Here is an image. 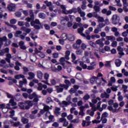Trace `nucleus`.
Returning a JSON list of instances; mask_svg holds the SVG:
<instances>
[{
    "label": "nucleus",
    "instance_id": "obj_1",
    "mask_svg": "<svg viewBox=\"0 0 128 128\" xmlns=\"http://www.w3.org/2000/svg\"><path fill=\"white\" fill-rule=\"evenodd\" d=\"M30 17L26 18V20H27L28 22H30V24H40L42 26V23L38 19H36L34 20V11L32 10H30L29 12Z\"/></svg>",
    "mask_w": 128,
    "mask_h": 128
},
{
    "label": "nucleus",
    "instance_id": "obj_2",
    "mask_svg": "<svg viewBox=\"0 0 128 128\" xmlns=\"http://www.w3.org/2000/svg\"><path fill=\"white\" fill-rule=\"evenodd\" d=\"M4 42H6V44H4V46H8L12 44V42L10 40H8L6 36H4L2 38H0V50L2 48V46L4 44Z\"/></svg>",
    "mask_w": 128,
    "mask_h": 128
},
{
    "label": "nucleus",
    "instance_id": "obj_3",
    "mask_svg": "<svg viewBox=\"0 0 128 128\" xmlns=\"http://www.w3.org/2000/svg\"><path fill=\"white\" fill-rule=\"evenodd\" d=\"M120 16L117 14L113 15L112 16V24L115 26L118 24V26H122V22H120Z\"/></svg>",
    "mask_w": 128,
    "mask_h": 128
},
{
    "label": "nucleus",
    "instance_id": "obj_4",
    "mask_svg": "<svg viewBox=\"0 0 128 128\" xmlns=\"http://www.w3.org/2000/svg\"><path fill=\"white\" fill-rule=\"evenodd\" d=\"M10 114L11 115H10V117L12 118V120H10V122L11 124H12V125L13 126H16V122H16V117H12L14 116V110H11L10 111Z\"/></svg>",
    "mask_w": 128,
    "mask_h": 128
},
{
    "label": "nucleus",
    "instance_id": "obj_5",
    "mask_svg": "<svg viewBox=\"0 0 128 128\" xmlns=\"http://www.w3.org/2000/svg\"><path fill=\"white\" fill-rule=\"evenodd\" d=\"M6 94L8 98H11L8 104H11L12 106H14L16 104V103L14 102V97L8 92H6Z\"/></svg>",
    "mask_w": 128,
    "mask_h": 128
},
{
    "label": "nucleus",
    "instance_id": "obj_6",
    "mask_svg": "<svg viewBox=\"0 0 128 128\" xmlns=\"http://www.w3.org/2000/svg\"><path fill=\"white\" fill-rule=\"evenodd\" d=\"M28 98L29 100H33L34 102H38V96H37L36 92H34L32 94H29L28 96Z\"/></svg>",
    "mask_w": 128,
    "mask_h": 128
},
{
    "label": "nucleus",
    "instance_id": "obj_7",
    "mask_svg": "<svg viewBox=\"0 0 128 128\" xmlns=\"http://www.w3.org/2000/svg\"><path fill=\"white\" fill-rule=\"evenodd\" d=\"M12 104H8L6 105V106L2 108V112H4V114H6L8 112V110H10L12 108Z\"/></svg>",
    "mask_w": 128,
    "mask_h": 128
},
{
    "label": "nucleus",
    "instance_id": "obj_8",
    "mask_svg": "<svg viewBox=\"0 0 128 128\" xmlns=\"http://www.w3.org/2000/svg\"><path fill=\"white\" fill-rule=\"evenodd\" d=\"M66 38V40H68L69 42H74V36H73L72 34H66L65 36Z\"/></svg>",
    "mask_w": 128,
    "mask_h": 128
},
{
    "label": "nucleus",
    "instance_id": "obj_9",
    "mask_svg": "<svg viewBox=\"0 0 128 128\" xmlns=\"http://www.w3.org/2000/svg\"><path fill=\"white\" fill-rule=\"evenodd\" d=\"M25 104H26V106H25L26 110L30 109V106H32L34 105L32 104V101H26Z\"/></svg>",
    "mask_w": 128,
    "mask_h": 128
},
{
    "label": "nucleus",
    "instance_id": "obj_10",
    "mask_svg": "<svg viewBox=\"0 0 128 128\" xmlns=\"http://www.w3.org/2000/svg\"><path fill=\"white\" fill-rule=\"evenodd\" d=\"M8 10L10 12H14L16 10V4H11L8 6Z\"/></svg>",
    "mask_w": 128,
    "mask_h": 128
},
{
    "label": "nucleus",
    "instance_id": "obj_11",
    "mask_svg": "<svg viewBox=\"0 0 128 128\" xmlns=\"http://www.w3.org/2000/svg\"><path fill=\"white\" fill-rule=\"evenodd\" d=\"M28 84V80L26 78L23 79V80H20L19 82V88H22L24 84Z\"/></svg>",
    "mask_w": 128,
    "mask_h": 128
},
{
    "label": "nucleus",
    "instance_id": "obj_12",
    "mask_svg": "<svg viewBox=\"0 0 128 128\" xmlns=\"http://www.w3.org/2000/svg\"><path fill=\"white\" fill-rule=\"evenodd\" d=\"M108 110L110 112H112V114H114V112H118V109H114L112 106H108Z\"/></svg>",
    "mask_w": 128,
    "mask_h": 128
},
{
    "label": "nucleus",
    "instance_id": "obj_13",
    "mask_svg": "<svg viewBox=\"0 0 128 128\" xmlns=\"http://www.w3.org/2000/svg\"><path fill=\"white\" fill-rule=\"evenodd\" d=\"M19 46L21 50H26V47L24 46V41H20L19 42Z\"/></svg>",
    "mask_w": 128,
    "mask_h": 128
},
{
    "label": "nucleus",
    "instance_id": "obj_14",
    "mask_svg": "<svg viewBox=\"0 0 128 128\" xmlns=\"http://www.w3.org/2000/svg\"><path fill=\"white\" fill-rule=\"evenodd\" d=\"M42 76H44V74L40 70H38L37 72V77L39 80H42Z\"/></svg>",
    "mask_w": 128,
    "mask_h": 128
},
{
    "label": "nucleus",
    "instance_id": "obj_15",
    "mask_svg": "<svg viewBox=\"0 0 128 128\" xmlns=\"http://www.w3.org/2000/svg\"><path fill=\"white\" fill-rule=\"evenodd\" d=\"M115 64L117 68L120 66V64H122V60H120V59H116L115 60Z\"/></svg>",
    "mask_w": 128,
    "mask_h": 128
},
{
    "label": "nucleus",
    "instance_id": "obj_16",
    "mask_svg": "<svg viewBox=\"0 0 128 128\" xmlns=\"http://www.w3.org/2000/svg\"><path fill=\"white\" fill-rule=\"evenodd\" d=\"M56 90H57V92H64V88L60 86V85L56 86Z\"/></svg>",
    "mask_w": 128,
    "mask_h": 128
},
{
    "label": "nucleus",
    "instance_id": "obj_17",
    "mask_svg": "<svg viewBox=\"0 0 128 128\" xmlns=\"http://www.w3.org/2000/svg\"><path fill=\"white\" fill-rule=\"evenodd\" d=\"M21 30H23V32H26V34H30V32L32 31V30L30 28H26L24 26H23L21 28Z\"/></svg>",
    "mask_w": 128,
    "mask_h": 128
},
{
    "label": "nucleus",
    "instance_id": "obj_18",
    "mask_svg": "<svg viewBox=\"0 0 128 128\" xmlns=\"http://www.w3.org/2000/svg\"><path fill=\"white\" fill-rule=\"evenodd\" d=\"M101 98H110V94H108L106 92L102 93L100 95Z\"/></svg>",
    "mask_w": 128,
    "mask_h": 128
},
{
    "label": "nucleus",
    "instance_id": "obj_19",
    "mask_svg": "<svg viewBox=\"0 0 128 128\" xmlns=\"http://www.w3.org/2000/svg\"><path fill=\"white\" fill-rule=\"evenodd\" d=\"M12 58V54H8L6 55V60L7 61L8 64H10V58Z\"/></svg>",
    "mask_w": 128,
    "mask_h": 128
},
{
    "label": "nucleus",
    "instance_id": "obj_20",
    "mask_svg": "<svg viewBox=\"0 0 128 128\" xmlns=\"http://www.w3.org/2000/svg\"><path fill=\"white\" fill-rule=\"evenodd\" d=\"M96 44H99L101 48H102L104 46V42L100 40H98L96 41Z\"/></svg>",
    "mask_w": 128,
    "mask_h": 128
},
{
    "label": "nucleus",
    "instance_id": "obj_21",
    "mask_svg": "<svg viewBox=\"0 0 128 128\" xmlns=\"http://www.w3.org/2000/svg\"><path fill=\"white\" fill-rule=\"evenodd\" d=\"M18 106H20L21 110H26V103L20 102L18 104Z\"/></svg>",
    "mask_w": 128,
    "mask_h": 128
},
{
    "label": "nucleus",
    "instance_id": "obj_22",
    "mask_svg": "<svg viewBox=\"0 0 128 128\" xmlns=\"http://www.w3.org/2000/svg\"><path fill=\"white\" fill-rule=\"evenodd\" d=\"M90 124V122L83 120L82 122V126L84 128L85 126H88Z\"/></svg>",
    "mask_w": 128,
    "mask_h": 128
},
{
    "label": "nucleus",
    "instance_id": "obj_23",
    "mask_svg": "<svg viewBox=\"0 0 128 128\" xmlns=\"http://www.w3.org/2000/svg\"><path fill=\"white\" fill-rule=\"evenodd\" d=\"M60 108L58 107L55 108L54 112H55L56 116H58V115L60 114Z\"/></svg>",
    "mask_w": 128,
    "mask_h": 128
},
{
    "label": "nucleus",
    "instance_id": "obj_24",
    "mask_svg": "<svg viewBox=\"0 0 128 128\" xmlns=\"http://www.w3.org/2000/svg\"><path fill=\"white\" fill-rule=\"evenodd\" d=\"M106 40H116V38L114 36H106Z\"/></svg>",
    "mask_w": 128,
    "mask_h": 128
},
{
    "label": "nucleus",
    "instance_id": "obj_25",
    "mask_svg": "<svg viewBox=\"0 0 128 128\" xmlns=\"http://www.w3.org/2000/svg\"><path fill=\"white\" fill-rule=\"evenodd\" d=\"M104 26H106V24L104 23H100L97 28L100 29V30H102V28Z\"/></svg>",
    "mask_w": 128,
    "mask_h": 128
},
{
    "label": "nucleus",
    "instance_id": "obj_26",
    "mask_svg": "<svg viewBox=\"0 0 128 128\" xmlns=\"http://www.w3.org/2000/svg\"><path fill=\"white\" fill-rule=\"evenodd\" d=\"M98 80V78L96 76H93L90 79V82H91V84H94V82H96V80Z\"/></svg>",
    "mask_w": 128,
    "mask_h": 128
},
{
    "label": "nucleus",
    "instance_id": "obj_27",
    "mask_svg": "<svg viewBox=\"0 0 128 128\" xmlns=\"http://www.w3.org/2000/svg\"><path fill=\"white\" fill-rule=\"evenodd\" d=\"M90 96L88 94H86L84 96L83 100H90Z\"/></svg>",
    "mask_w": 128,
    "mask_h": 128
},
{
    "label": "nucleus",
    "instance_id": "obj_28",
    "mask_svg": "<svg viewBox=\"0 0 128 128\" xmlns=\"http://www.w3.org/2000/svg\"><path fill=\"white\" fill-rule=\"evenodd\" d=\"M28 76H30V80H32V78H34V73L32 72H29Z\"/></svg>",
    "mask_w": 128,
    "mask_h": 128
},
{
    "label": "nucleus",
    "instance_id": "obj_29",
    "mask_svg": "<svg viewBox=\"0 0 128 128\" xmlns=\"http://www.w3.org/2000/svg\"><path fill=\"white\" fill-rule=\"evenodd\" d=\"M94 9L96 11V12H98L100 10V8L98 6H94Z\"/></svg>",
    "mask_w": 128,
    "mask_h": 128
},
{
    "label": "nucleus",
    "instance_id": "obj_30",
    "mask_svg": "<svg viewBox=\"0 0 128 128\" xmlns=\"http://www.w3.org/2000/svg\"><path fill=\"white\" fill-rule=\"evenodd\" d=\"M60 86H61V88H62L66 90H68V87H69L68 85H66L64 84H60Z\"/></svg>",
    "mask_w": 128,
    "mask_h": 128
},
{
    "label": "nucleus",
    "instance_id": "obj_31",
    "mask_svg": "<svg viewBox=\"0 0 128 128\" xmlns=\"http://www.w3.org/2000/svg\"><path fill=\"white\" fill-rule=\"evenodd\" d=\"M88 44L92 46V48H96V43L92 41H89L88 42Z\"/></svg>",
    "mask_w": 128,
    "mask_h": 128
},
{
    "label": "nucleus",
    "instance_id": "obj_32",
    "mask_svg": "<svg viewBox=\"0 0 128 128\" xmlns=\"http://www.w3.org/2000/svg\"><path fill=\"white\" fill-rule=\"evenodd\" d=\"M32 26H34V28L35 30H40V26L39 25H36V24H31Z\"/></svg>",
    "mask_w": 128,
    "mask_h": 128
},
{
    "label": "nucleus",
    "instance_id": "obj_33",
    "mask_svg": "<svg viewBox=\"0 0 128 128\" xmlns=\"http://www.w3.org/2000/svg\"><path fill=\"white\" fill-rule=\"evenodd\" d=\"M97 19L98 20V22H104V19L102 16H99Z\"/></svg>",
    "mask_w": 128,
    "mask_h": 128
},
{
    "label": "nucleus",
    "instance_id": "obj_34",
    "mask_svg": "<svg viewBox=\"0 0 128 128\" xmlns=\"http://www.w3.org/2000/svg\"><path fill=\"white\" fill-rule=\"evenodd\" d=\"M25 76L24 74H18L16 75V80H20V78H24Z\"/></svg>",
    "mask_w": 128,
    "mask_h": 128
},
{
    "label": "nucleus",
    "instance_id": "obj_35",
    "mask_svg": "<svg viewBox=\"0 0 128 128\" xmlns=\"http://www.w3.org/2000/svg\"><path fill=\"white\" fill-rule=\"evenodd\" d=\"M42 90V83H38V90Z\"/></svg>",
    "mask_w": 128,
    "mask_h": 128
},
{
    "label": "nucleus",
    "instance_id": "obj_36",
    "mask_svg": "<svg viewBox=\"0 0 128 128\" xmlns=\"http://www.w3.org/2000/svg\"><path fill=\"white\" fill-rule=\"evenodd\" d=\"M49 78L50 74L48 73H45L44 75V80H48Z\"/></svg>",
    "mask_w": 128,
    "mask_h": 128
},
{
    "label": "nucleus",
    "instance_id": "obj_37",
    "mask_svg": "<svg viewBox=\"0 0 128 128\" xmlns=\"http://www.w3.org/2000/svg\"><path fill=\"white\" fill-rule=\"evenodd\" d=\"M76 91L75 90L74 88H71L70 90H69V92L70 94H74L76 92Z\"/></svg>",
    "mask_w": 128,
    "mask_h": 128
},
{
    "label": "nucleus",
    "instance_id": "obj_38",
    "mask_svg": "<svg viewBox=\"0 0 128 128\" xmlns=\"http://www.w3.org/2000/svg\"><path fill=\"white\" fill-rule=\"evenodd\" d=\"M38 16L40 18H44L46 14L44 13L40 12L38 14Z\"/></svg>",
    "mask_w": 128,
    "mask_h": 128
},
{
    "label": "nucleus",
    "instance_id": "obj_39",
    "mask_svg": "<svg viewBox=\"0 0 128 128\" xmlns=\"http://www.w3.org/2000/svg\"><path fill=\"white\" fill-rule=\"evenodd\" d=\"M23 70H24V74H27L26 72H28V68L26 67H24Z\"/></svg>",
    "mask_w": 128,
    "mask_h": 128
},
{
    "label": "nucleus",
    "instance_id": "obj_40",
    "mask_svg": "<svg viewBox=\"0 0 128 128\" xmlns=\"http://www.w3.org/2000/svg\"><path fill=\"white\" fill-rule=\"evenodd\" d=\"M46 104H50V102H52V98H50V96L46 98Z\"/></svg>",
    "mask_w": 128,
    "mask_h": 128
},
{
    "label": "nucleus",
    "instance_id": "obj_41",
    "mask_svg": "<svg viewBox=\"0 0 128 128\" xmlns=\"http://www.w3.org/2000/svg\"><path fill=\"white\" fill-rule=\"evenodd\" d=\"M108 112H104L102 115V118H108Z\"/></svg>",
    "mask_w": 128,
    "mask_h": 128
},
{
    "label": "nucleus",
    "instance_id": "obj_42",
    "mask_svg": "<svg viewBox=\"0 0 128 128\" xmlns=\"http://www.w3.org/2000/svg\"><path fill=\"white\" fill-rule=\"evenodd\" d=\"M71 56H72V62H74V60H76V56L74 54L72 53Z\"/></svg>",
    "mask_w": 128,
    "mask_h": 128
},
{
    "label": "nucleus",
    "instance_id": "obj_43",
    "mask_svg": "<svg viewBox=\"0 0 128 128\" xmlns=\"http://www.w3.org/2000/svg\"><path fill=\"white\" fill-rule=\"evenodd\" d=\"M72 99V97L70 96H68L66 98V100L69 103V104H72V102H70V100Z\"/></svg>",
    "mask_w": 128,
    "mask_h": 128
},
{
    "label": "nucleus",
    "instance_id": "obj_44",
    "mask_svg": "<svg viewBox=\"0 0 128 128\" xmlns=\"http://www.w3.org/2000/svg\"><path fill=\"white\" fill-rule=\"evenodd\" d=\"M87 70H94V66H88Z\"/></svg>",
    "mask_w": 128,
    "mask_h": 128
},
{
    "label": "nucleus",
    "instance_id": "obj_45",
    "mask_svg": "<svg viewBox=\"0 0 128 128\" xmlns=\"http://www.w3.org/2000/svg\"><path fill=\"white\" fill-rule=\"evenodd\" d=\"M101 120L102 122V124H106L108 122V119H106V118H101Z\"/></svg>",
    "mask_w": 128,
    "mask_h": 128
},
{
    "label": "nucleus",
    "instance_id": "obj_46",
    "mask_svg": "<svg viewBox=\"0 0 128 128\" xmlns=\"http://www.w3.org/2000/svg\"><path fill=\"white\" fill-rule=\"evenodd\" d=\"M44 4H46L47 6H50L52 4V2H48V0H46L44 2Z\"/></svg>",
    "mask_w": 128,
    "mask_h": 128
},
{
    "label": "nucleus",
    "instance_id": "obj_47",
    "mask_svg": "<svg viewBox=\"0 0 128 128\" xmlns=\"http://www.w3.org/2000/svg\"><path fill=\"white\" fill-rule=\"evenodd\" d=\"M25 3L27 4V6L28 8H32V4L28 3L27 1H24Z\"/></svg>",
    "mask_w": 128,
    "mask_h": 128
},
{
    "label": "nucleus",
    "instance_id": "obj_48",
    "mask_svg": "<svg viewBox=\"0 0 128 128\" xmlns=\"http://www.w3.org/2000/svg\"><path fill=\"white\" fill-rule=\"evenodd\" d=\"M54 58H58V53L54 52L52 54Z\"/></svg>",
    "mask_w": 128,
    "mask_h": 128
},
{
    "label": "nucleus",
    "instance_id": "obj_49",
    "mask_svg": "<svg viewBox=\"0 0 128 128\" xmlns=\"http://www.w3.org/2000/svg\"><path fill=\"white\" fill-rule=\"evenodd\" d=\"M84 28H78V34H82V32H84Z\"/></svg>",
    "mask_w": 128,
    "mask_h": 128
},
{
    "label": "nucleus",
    "instance_id": "obj_50",
    "mask_svg": "<svg viewBox=\"0 0 128 128\" xmlns=\"http://www.w3.org/2000/svg\"><path fill=\"white\" fill-rule=\"evenodd\" d=\"M22 122L24 124H28V119L24 118L22 120Z\"/></svg>",
    "mask_w": 128,
    "mask_h": 128
},
{
    "label": "nucleus",
    "instance_id": "obj_51",
    "mask_svg": "<svg viewBox=\"0 0 128 128\" xmlns=\"http://www.w3.org/2000/svg\"><path fill=\"white\" fill-rule=\"evenodd\" d=\"M117 44L118 42H116V41H114L112 43V48H116Z\"/></svg>",
    "mask_w": 128,
    "mask_h": 128
},
{
    "label": "nucleus",
    "instance_id": "obj_52",
    "mask_svg": "<svg viewBox=\"0 0 128 128\" xmlns=\"http://www.w3.org/2000/svg\"><path fill=\"white\" fill-rule=\"evenodd\" d=\"M78 23L75 22L72 28L74 30H76V29L78 28Z\"/></svg>",
    "mask_w": 128,
    "mask_h": 128
},
{
    "label": "nucleus",
    "instance_id": "obj_53",
    "mask_svg": "<svg viewBox=\"0 0 128 128\" xmlns=\"http://www.w3.org/2000/svg\"><path fill=\"white\" fill-rule=\"evenodd\" d=\"M44 112H48L50 110V106H45L44 108Z\"/></svg>",
    "mask_w": 128,
    "mask_h": 128
},
{
    "label": "nucleus",
    "instance_id": "obj_54",
    "mask_svg": "<svg viewBox=\"0 0 128 128\" xmlns=\"http://www.w3.org/2000/svg\"><path fill=\"white\" fill-rule=\"evenodd\" d=\"M62 104H64V106H70V104L68 102L66 101H62Z\"/></svg>",
    "mask_w": 128,
    "mask_h": 128
},
{
    "label": "nucleus",
    "instance_id": "obj_55",
    "mask_svg": "<svg viewBox=\"0 0 128 128\" xmlns=\"http://www.w3.org/2000/svg\"><path fill=\"white\" fill-rule=\"evenodd\" d=\"M64 82L66 84V85L68 86H70V84H71L70 80H64Z\"/></svg>",
    "mask_w": 128,
    "mask_h": 128
},
{
    "label": "nucleus",
    "instance_id": "obj_56",
    "mask_svg": "<svg viewBox=\"0 0 128 128\" xmlns=\"http://www.w3.org/2000/svg\"><path fill=\"white\" fill-rule=\"evenodd\" d=\"M16 22V19H12L10 20V24H14Z\"/></svg>",
    "mask_w": 128,
    "mask_h": 128
},
{
    "label": "nucleus",
    "instance_id": "obj_57",
    "mask_svg": "<svg viewBox=\"0 0 128 128\" xmlns=\"http://www.w3.org/2000/svg\"><path fill=\"white\" fill-rule=\"evenodd\" d=\"M50 82L52 86H56V80H54V79L52 80H50Z\"/></svg>",
    "mask_w": 128,
    "mask_h": 128
},
{
    "label": "nucleus",
    "instance_id": "obj_58",
    "mask_svg": "<svg viewBox=\"0 0 128 128\" xmlns=\"http://www.w3.org/2000/svg\"><path fill=\"white\" fill-rule=\"evenodd\" d=\"M92 16L94 18H98L100 16L98 14H96V12H94L92 13Z\"/></svg>",
    "mask_w": 128,
    "mask_h": 128
},
{
    "label": "nucleus",
    "instance_id": "obj_59",
    "mask_svg": "<svg viewBox=\"0 0 128 128\" xmlns=\"http://www.w3.org/2000/svg\"><path fill=\"white\" fill-rule=\"evenodd\" d=\"M82 40H80V39H78L76 41V45L78 46H80V44H82Z\"/></svg>",
    "mask_w": 128,
    "mask_h": 128
},
{
    "label": "nucleus",
    "instance_id": "obj_60",
    "mask_svg": "<svg viewBox=\"0 0 128 128\" xmlns=\"http://www.w3.org/2000/svg\"><path fill=\"white\" fill-rule=\"evenodd\" d=\"M108 104L109 106H112V104H114V100H110L108 102Z\"/></svg>",
    "mask_w": 128,
    "mask_h": 128
},
{
    "label": "nucleus",
    "instance_id": "obj_61",
    "mask_svg": "<svg viewBox=\"0 0 128 128\" xmlns=\"http://www.w3.org/2000/svg\"><path fill=\"white\" fill-rule=\"evenodd\" d=\"M109 10H110L116 11V8L115 7H114L112 6H109Z\"/></svg>",
    "mask_w": 128,
    "mask_h": 128
},
{
    "label": "nucleus",
    "instance_id": "obj_62",
    "mask_svg": "<svg viewBox=\"0 0 128 128\" xmlns=\"http://www.w3.org/2000/svg\"><path fill=\"white\" fill-rule=\"evenodd\" d=\"M76 54L78 55L82 54V50H79L76 51Z\"/></svg>",
    "mask_w": 128,
    "mask_h": 128
},
{
    "label": "nucleus",
    "instance_id": "obj_63",
    "mask_svg": "<svg viewBox=\"0 0 128 128\" xmlns=\"http://www.w3.org/2000/svg\"><path fill=\"white\" fill-rule=\"evenodd\" d=\"M117 50H118V52H124V49L122 47H120V46H118V47L117 48Z\"/></svg>",
    "mask_w": 128,
    "mask_h": 128
},
{
    "label": "nucleus",
    "instance_id": "obj_64",
    "mask_svg": "<svg viewBox=\"0 0 128 128\" xmlns=\"http://www.w3.org/2000/svg\"><path fill=\"white\" fill-rule=\"evenodd\" d=\"M22 96H23L25 98H28V96L29 94H26V93H23L22 94Z\"/></svg>",
    "mask_w": 128,
    "mask_h": 128
}]
</instances>
